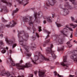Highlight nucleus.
<instances>
[{
    "label": "nucleus",
    "mask_w": 77,
    "mask_h": 77,
    "mask_svg": "<svg viewBox=\"0 0 77 77\" xmlns=\"http://www.w3.org/2000/svg\"><path fill=\"white\" fill-rule=\"evenodd\" d=\"M24 34V36H23L22 37L20 36L21 34ZM18 37L19 38V43L20 45H22L23 47L24 48L26 52V56L28 57H30L32 55V54L29 52V47L28 46L27 44L24 45L23 44V40L25 41H27V38L29 37V35L27 33H25L24 34V31H19L18 32Z\"/></svg>",
    "instance_id": "nucleus-1"
},
{
    "label": "nucleus",
    "mask_w": 77,
    "mask_h": 77,
    "mask_svg": "<svg viewBox=\"0 0 77 77\" xmlns=\"http://www.w3.org/2000/svg\"><path fill=\"white\" fill-rule=\"evenodd\" d=\"M10 63H11V65L13 66H16L17 68L18 69H24V68H28L29 67H31L32 66V65L30 63H27L25 64V65L21 66L20 63L15 64L14 61L12 60V59L11 58H10Z\"/></svg>",
    "instance_id": "nucleus-2"
},
{
    "label": "nucleus",
    "mask_w": 77,
    "mask_h": 77,
    "mask_svg": "<svg viewBox=\"0 0 77 77\" xmlns=\"http://www.w3.org/2000/svg\"><path fill=\"white\" fill-rule=\"evenodd\" d=\"M39 59L41 60V62H42V61L43 60H45L46 61L49 60V59L45 57L43 55L41 54V53L39 52L38 53V56H37V54H36V55H34L33 60H32L33 63L36 65V62Z\"/></svg>",
    "instance_id": "nucleus-3"
},
{
    "label": "nucleus",
    "mask_w": 77,
    "mask_h": 77,
    "mask_svg": "<svg viewBox=\"0 0 77 77\" xmlns=\"http://www.w3.org/2000/svg\"><path fill=\"white\" fill-rule=\"evenodd\" d=\"M53 48V45L51 44V48L47 47L46 50L47 53H51L53 59H55L56 58V56L54 54V51H52V48Z\"/></svg>",
    "instance_id": "nucleus-4"
},
{
    "label": "nucleus",
    "mask_w": 77,
    "mask_h": 77,
    "mask_svg": "<svg viewBox=\"0 0 77 77\" xmlns=\"http://www.w3.org/2000/svg\"><path fill=\"white\" fill-rule=\"evenodd\" d=\"M77 51H73L70 52V54H72L70 56V58L72 59H73L74 61H75V62H77V54H75Z\"/></svg>",
    "instance_id": "nucleus-5"
},
{
    "label": "nucleus",
    "mask_w": 77,
    "mask_h": 77,
    "mask_svg": "<svg viewBox=\"0 0 77 77\" xmlns=\"http://www.w3.org/2000/svg\"><path fill=\"white\" fill-rule=\"evenodd\" d=\"M57 2L56 0H51L49 1H48L46 2V4L47 6H50V5L53 6L57 4Z\"/></svg>",
    "instance_id": "nucleus-6"
},
{
    "label": "nucleus",
    "mask_w": 77,
    "mask_h": 77,
    "mask_svg": "<svg viewBox=\"0 0 77 77\" xmlns=\"http://www.w3.org/2000/svg\"><path fill=\"white\" fill-rule=\"evenodd\" d=\"M6 41L7 43L9 45H12L13 48H15V47L17 46V43L14 44V43H15V42L14 41L12 40H8V39L6 38Z\"/></svg>",
    "instance_id": "nucleus-7"
},
{
    "label": "nucleus",
    "mask_w": 77,
    "mask_h": 77,
    "mask_svg": "<svg viewBox=\"0 0 77 77\" xmlns=\"http://www.w3.org/2000/svg\"><path fill=\"white\" fill-rule=\"evenodd\" d=\"M29 0H22V2L20 1V0H17V1L20 4H24L23 5L24 6L27 5L29 3Z\"/></svg>",
    "instance_id": "nucleus-8"
},
{
    "label": "nucleus",
    "mask_w": 77,
    "mask_h": 77,
    "mask_svg": "<svg viewBox=\"0 0 77 77\" xmlns=\"http://www.w3.org/2000/svg\"><path fill=\"white\" fill-rule=\"evenodd\" d=\"M34 15L35 17V21H36V23H40V21L38 19V18H39V17L40 15V13H34Z\"/></svg>",
    "instance_id": "nucleus-9"
},
{
    "label": "nucleus",
    "mask_w": 77,
    "mask_h": 77,
    "mask_svg": "<svg viewBox=\"0 0 77 77\" xmlns=\"http://www.w3.org/2000/svg\"><path fill=\"white\" fill-rule=\"evenodd\" d=\"M63 62L60 63V65L63 66H66V62L67 56H63Z\"/></svg>",
    "instance_id": "nucleus-10"
},
{
    "label": "nucleus",
    "mask_w": 77,
    "mask_h": 77,
    "mask_svg": "<svg viewBox=\"0 0 77 77\" xmlns=\"http://www.w3.org/2000/svg\"><path fill=\"white\" fill-rule=\"evenodd\" d=\"M59 7L60 8H61L63 9V11H64V12H66V14L67 15V14H69V10H68V8H62V5H60Z\"/></svg>",
    "instance_id": "nucleus-11"
},
{
    "label": "nucleus",
    "mask_w": 77,
    "mask_h": 77,
    "mask_svg": "<svg viewBox=\"0 0 77 77\" xmlns=\"http://www.w3.org/2000/svg\"><path fill=\"white\" fill-rule=\"evenodd\" d=\"M64 6L65 7H67L69 9H73V8L71 7V6L69 5V3L68 2L65 3Z\"/></svg>",
    "instance_id": "nucleus-12"
},
{
    "label": "nucleus",
    "mask_w": 77,
    "mask_h": 77,
    "mask_svg": "<svg viewBox=\"0 0 77 77\" xmlns=\"http://www.w3.org/2000/svg\"><path fill=\"white\" fill-rule=\"evenodd\" d=\"M32 17H29V26H33V18Z\"/></svg>",
    "instance_id": "nucleus-13"
},
{
    "label": "nucleus",
    "mask_w": 77,
    "mask_h": 77,
    "mask_svg": "<svg viewBox=\"0 0 77 77\" xmlns=\"http://www.w3.org/2000/svg\"><path fill=\"white\" fill-rule=\"evenodd\" d=\"M0 8L1 10L0 11V12H2L3 10L5 11L6 10V6H2V5L0 4Z\"/></svg>",
    "instance_id": "nucleus-14"
},
{
    "label": "nucleus",
    "mask_w": 77,
    "mask_h": 77,
    "mask_svg": "<svg viewBox=\"0 0 77 77\" xmlns=\"http://www.w3.org/2000/svg\"><path fill=\"white\" fill-rule=\"evenodd\" d=\"M68 32V30L67 29L65 28H64L63 29V30H62L61 31V33H62L65 36H67L66 34H65V32Z\"/></svg>",
    "instance_id": "nucleus-15"
},
{
    "label": "nucleus",
    "mask_w": 77,
    "mask_h": 77,
    "mask_svg": "<svg viewBox=\"0 0 77 77\" xmlns=\"http://www.w3.org/2000/svg\"><path fill=\"white\" fill-rule=\"evenodd\" d=\"M2 2L3 3H6V5L8 6H11L12 5V3H11L10 2H6V0H1Z\"/></svg>",
    "instance_id": "nucleus-16"
},
{
    "label": "nucleus",
    "mask_w": 77,
    "mask_h": 77,
    "mask_svg": "<svg viewBox=\"0 0 77 77\" xmlns=\"http://www.w3.org/2000/svg\"><path fill=\"white\" fill-rule=\"evenodd\" d=\"M5 74L6 75V72H5V70H0V75L2 76Z\"/></svg>",
    "instance_id": "nucleus-17"
},
{
    "label": "nucleus",
    "mask_w": 77,
    "mask_h": 77,
    "mask_svg": "<svg viewBox=\"0 0 77 77\" xmlns=\"http://www.w3.org/2000/svg\"><path fill=\"white\" fill-rule=\"evenodd\" d=\"M10 24H12V25L10 26V27H14V26H15V25H16L17 23H16L13 20L12 21H11L10 22Z\"/></svg>",
    "instance_id": "nucleus-18"
},
{
    "label": "nucleus",
    "mask_w": 77,
    "mask_h": 77,
    "mask_svg": "<svg viewBox=\"0 0 77 77\" xmlns=\"http://www.w3.org/2000/svg\"><path fill=\"white\" fill-rule=\"evenodd\" d=\"M46 20L49 23H51L52 22V19L50 17H48L47 18Z\"/></svg>",
    "instance_id": "nucleus-19"
},
{
    "label": "nucleus",
    "mask_w": 77,
    "mask_h": 77,
    "mask_svg": "<svg viewBox=\"0 0 77 77\" xmlns=\"http://www.w3.org/2000/svg\"><path fill=\"white\" fill-rule=\"evenodd\" d=\"M69 1L72 2V3L74 5H76L77 2L75 0H69Z\"/></svg>",
    "instance_id": "nucleus-20"
},
{
    "label": "nucleus",
    "mask_w": 77,
    "mask_h": 77,
    "mask_svg": "<svg viewBox=\"0 0 77 77\" xmlns=\"http://www.w3.org/2000/svg\"><path fill=\"white\" fill-rule=\"evenodd\" d=\"M54 73H55L54 75L55 76L57 75V76L59 77H63V76L62 75H60L59 74H57V72L56 71H55L54 72Z\"/></svg>",
    "instance_id": "nucleus-21"
},
{
    "label": "nucleus",
    "mask_w": 77,
    "mask_h": 77,
    "mask_svg": "<svg viewBox=\"0 0 77 77\" xmlns=\"http://www.w3.org/2000/svg\"><path fill=\"white\" fill-rule=\"evenodd\" d=\"M18 11V8H16V10L13 11V13L12 14L13 16H14V14L17 13V12Z\"/></svg>",
    "instance_id": "nucleus-22"
},
{
    "label": "nucleus",
    "mask_w": 77,
    "mask_h": 77,
    "mask_svg": "<svg viewBox=\"0 0 77 77\" xmlns=\"http://www.w3.org/2000/svg\"><path fill=\"white\" fill-rule=\"evenodd\" d=\"M67 44L68 46V47H69V48H70L72 46V45H71V44H70V42H68L67 43Z\"/></svg>",
    "instance_id": "nucleus-23"
},
{
    "label": "nucleus",
    "mask_w": 77,
    "mask_h": 77,
    "mask_svg": "<svg viewBox=\"0 0 77 77\" xmlns=\"http://www.w3.org/2000/svg\"><path fill=\"white\" fill-rule=\"evenodd\" d=\"M58 41L60 44H63V40L62 39H58Z\"/></svg>",
    "instance_id": "nucleus-24"
},
{
    "label": "nucleus",
    "mask_w": 77,
    "mask_h": 77,
    "mask_svg": "<svg viewBox=\"0 0 77 77\" xmlns=\"http://www.w3.org/2000/svg\"><path fill=\"white\" fill-rule=\"evenodd\" d=\"M4 46V43H3V42L2 41H0V47H2V46Z\"/></svg>",
    "instance_id": "nucleus-25"
},
{
    "label": "nucleus",
    "mask_w": 77,
    "mask_h": 77,
    "mask_svg": "<svg viewBox=\"0 0 77 77\" xmlns=\"http://www.w3.org/2000/svg\"><path fill=\"white\" fill-rule=\"evenodd\" d=\"M70 25L71 26H72V27H73V29H75V28L76 27H77L76 24H75V25H74L73 24H70Z\"/></svg>",
    "instance_id": "nucleus-26"
},
{
    "label": "nucleus",
    "mask_w": 77,
    "mask_h": 77,
    "mask_svg": "<svg viewBox=\"0 0 77 77\" xmlns=\"http://www.w3.org/2000/svg\"><path fill=\"white\" fill-rule=\"evenodd\" d=\"M28 20V18H27L26 17H25L23 18V21H25V22H27Z\"/></svg>",
    "instance_id": "nucleus-27"
},
{
    "label": "nucleus",
    "mask_w": 77,
    "mask_h": 77,
    "mask_svg": "<svg viewBox=\"0 0 77 77\" xmlns=\"http://www.w3.org/2000/svg\"><path fill=\"white\" fill-rule=\"evenodd\" d=\"M57 26L58 27H61L62 25L59 23H57Z\"/></svg>",
    "instance_id": "nucleus-28"
},
{
    "label": "nucleus",
    "mask_w": 77,
    "mask_h": 77,
    "mask_svg": "<svg viewBox=\"0 0 77 77\" xmlns=\"http://www.w3.org/2000/svg\"><path fill=\"white\" fill-rule=\"evenodd\" d=\"M38 28L39 29L38 32H41L42 31V29H41V26H38Z\"/></svg>",
    "instance_id": "nucleus-29"
},
{
    "label": "nucleus",
    "mask_w": 77,
    "mask_h": 77,
    "mask_svg": "<svg viewBox=\"0 0 77 77\" xmlns=\"http://www.w3.org/2000/svg\"><path fill=\"white\" fill-rule=\"evenodd\" d=\"M6 51L5 50H3L1 51V52L3 54H4V53H6Z\"/></svg>",
    "instance_id": "nucleus-30"
},
{
    "label": "nucleus",
    "mask_w": 77,
    "mask_h": 77,
    "mask_svg": "<svg viewBox=\"0 0 77 77\" xmlns=\"http://www.w3.org/2000/svg\"><path fill=\"white\" fill-rule=\"evenodd\" d=\"M2 20L3 22H7V21L5 20V19H4V18H3V17L2 18Z\"/></svg>",
    "instance_id": "nucleus-31"
},
{
    "label": "nucleus",
    "mask_w": 77,
    "mask_h": 77,
    "mask_svg": "<svg viewBox=\"0 0 77 77\" xmlns=\"http://www.w3.org/2000/svg\"><path fill=\"white\" fill-rule=\"evenodd\" d=\"M32 29H33V33H34L35 31L36 30V29H35V27H34V26H32Z\"/></svg>",
    "instance_id": "nucleus-32"
},
{
    "label": "nucleus",
    "mask_w": 77,
    "mask_h": 77,
    "mask_svg": "<svg viewBox=\"0 0 77 77\" xmlns=\"http://www.w3.org/2000/svg\"><path fill=\"white\" fill-rule=\"evenodd\" d=\"M64 47L63 46L62 48H60V50H61V51H63V50Z\"/></svg>",
    "instance_id": "nucleus-33"
},
{
    "label": "nucleus",
    "mask_w": 77,
    "mask_h": 77,
    "mask_svg": "<svg viewBox=\"0 0 77 77\" xmlns=\"http://www.w3.org/2000/svg\"><path fill=\"white\" fill-rule=\"evenodd\" d=\"M52 18H53L54 17V15H55V14H54V13L52 12Z\"/></svg>",
    "instance_id": "nucleus-34"
},
{
    "label": "nucleus",
    "mask_w": 77,
    "mask_h": 77,
    "mask_svg": "<svg viewBox=\"0 0 77 77\" xmlns=\"http://www.w3.org/2000/svg\"><path fill=\"white\" fill-rule=\"evenodd\" d=\"M32 41H34V40H35V39H36V37H35L34 36H32Z\"/></svg>",
    "instance_id": "nucleus-35"
},
{
    "label": "nucleus",
    "mask_w": 77,
    "mask_h": 77,
    "mask_svg": "<svg viewBox=\"0 0 77 77\" xmlns=\"http://www.w3.org/2000/svg\"><path fill=\"white\" fill-rule=\"evenodd\" d=\"M50 41V39H48V40H47L46 42H45V44H47L48 42H49Z\"/></svg>",
    "instance_id": "nucleus-36"
},
{
    "label": "nucleus",
    "mask_w": 77,
    "mask_h": 77,
    "mask_svg": "<svg viewBox=\"0 0 77 77\" xmlns=\"http://www.w3.org/2000/svg\"><path fill=\"white\" fill-rule=\"evenodd\" d=\"M36 35L37 36V38H39V35L37 33H36Z\"/></svg>",
    "instance_id": "nucleus-37"
},
{
    "label": "nucleus",
    "mask_w": 77,
    "mask_h": 77,
    "mask_svg": "<svg viewBox=\"0 0 77 77\" xmlns=\"http://www.w3.org/2000/svg\"><path fill=\"white\" fill-rule=\"evenodd\" d=\"M68 29L69 30H70V31H73V30H72V29L71 28H70V27L68 28Z\"/></svg>",
    "instance_id": "nucleus-38"
},
{
    "label": "nucleus",
    "mask_w": 77,
    "mask_h": 77,
    "mask_svg": "<svg viewBox=\"0 0 77 77\" xmlns=\"http://www.w3.org/2000/svg\"><path fill=\"white\" fill-rule=\"evenodd\" d=\"M45 32H46L47 33H48V35H49L50 33V32H49V31H47V30H46Z\"/></svg>",
    "instance_id": "nucleus-39"
},
{
    "label": "nucleus",
    "mask_w": 77,
    "mask_h": 77,
    "mask_svg": "<svg viewBox=\"0 0 77 77\" xmlns=\"http://www.w3.org/2000/svg\"><path fill=\"white\" fill-rule=\"evenodd\" d=\"M2 29H1V28H0V33H1V32H2ZM2 36V37H3V35L2 34L1 35L0 34V36Z\"/></svg>",
    "instance_id": "nucleus-40"
},
{
    "label": "nucleus",
    "mask_w": 77,
    "mask_h": 77,
    "mask_svg": "<svg viewBox=\"0 0 77 77\" xmlns=\"http://www.w3.org/2000/svg\"><path fill=\"white\" fill-rule=\"evenodd\" d=\"M33 46L32 47V48H35L36 47V45L35 44H33Z\"/></svg>",
    "instance_id": "nucleus-41"
},
{
    "label": "nucleus",
    "mask_w": 77,
    "mask_h": 77,
    "mask_svg": "<svg viewBox=\"0 0 77 77\" xmlns=\"http://www.w3.org/2000/svg\"><path fill=\"white\" fill-rule=\"evenodd\" d=\"M33 74H30L29 75V77H33Z\"/></svg>",
    "instance_id": "nucleus-42"
},
{
    "label": "nucleus",
    "mask_w": 77,
    "mask_h": 77,
    "mask_svg": "<svg viewBox=\"0 0 77 77\" xmlns=\"http://www.w3.org/2000/svg\"><path fill=\"white\" fill-rule=\"evenodd\" d=\"M6 26L8 28H9V27H10V25H6Z\"/></svg>",
    "instance_id": "nucleus-43"
},
{
    "label": "nucleus",
    "mask_w": 77,
    "mask_h": 77,
    "mask_svg": "<svg viewBox=\"0 0 77 77\" xmlns=\"http://www.w3.org/2000/svg\"><path fill=\"white\" fill-rule=\"evenodd\" d=\"M74 76H75L74 75H69V76L68 77H74Z\"/></svg>",
    "instance_id": "nucleus-44"
},
{
    "label": "nucleus",
    "mask_w": 77,
    "mask_h": 77,
    "mask_svg": "<svg viewBox=\"0 0 77 77\" xmlns=\"http://www.w3.org/2000/svg\"><path fill=\"white\" fill-rule=\"evenodd\" d=\"M47 23V21L45 20H44L43 21V23L44 24H46V23Z\"/></svg>",
    "instance_id": "nucleus-45"
},
{
    "label": "nucleus",
    "mask_w": 77,
    "mask_h": 77,
    "mask_svg": "<svg viewBox=\"0 0 77 77\" xmlns=\"http://www.w3.org/2000/svg\"><path fill=\"white\" fill-rule=\"evenodd\" d=\"M49 36V35H48L46 36V37L45 38V39H47V38H48Z\"/></svg>",
    "instance_id": "nucleus-46"
},
{
    "label": "nucleus",
    "mask_w": 77,
    "mask_h": 77,
    "mask_svg": "<svg viewBox=\"0 0 77 77\" xmlns=\"http://www.w3.org/2000/svg\"><path fill=\"white\" fill-rule=\"evenodd\" d=\"M38 73V71H35L34 72V74H35V75H36V74H37V73Z\"/></svg>",
    "instance_id": "nucleus-47"
},
{
    "label": "nucleus",
    "mask_w": 77,
    "mask_h": 77,
    "mask_svg": "<svg viewBox=\"0 0 77 77\" xmlns=\"http://www.w3.org/2000/svg\"><path fill=\"white\" fill-rule=\"evenodd\" d=\"M70 38H72V32L71 33V34L70 36Z\"/></svg>",
    "instance_id": "nucleus-48"
},
{
    "label": "nucleus",
    "mask_w": 77,
    "mask_h": 77,
    "mask_svg": "<svg viewBox=\"0 0 77 77\" xmlns=\"http://www.w3.org/2000/svg\"><path fill=\"white\" fill-rule=\"evenodd\" d=\"M20 63H23V60H21L20 61Z\"/></svg>",
    "instance_id": "nucleus-49"
},
{
    "label": "nucleus",
    "mask_w": 77,
    "mask_h": 77,
    "mask_svg": "<svg viewBox=\"0 0 77 77\" xmlns=\"http://www.w3.org/2000/svg\"><path fill=\"white\" fill-rule=\"evenodd\" d=\"M65 27H66V28H68V29L69 28L68 27V25H66Z\"/></svg>",
    "instance_id": "nucleus-50"
},
{
    "label": "nucleus",
    "mask_w": 77,
    "mask_h": 77,
    "mask_svg": "<svg viewBox=\"0 0 77 77\" xmlns=\"http://www.w3.org/2000/svg\"><path fill=\"white\" fill-rule=\"evenodd\" d=\"M12 50H10V54H11V53H12Z\"/></svg>",
    "instance_id": "nucleus-51"
},
{
    "label": "nucleus",
    "mask_w": 77,
    "mask_h": 77,
    "mask_svg": "<svg viewBox=\"0 0 77 77\" xmlns=\"http://www.w3.org/2000/svg\"><path fill=\"white\" fill-rule=\"evenodd\" d=\"M27 29H29V30H30L31 28L30 27H28L27 28Z\"/></svg>",
    "instance_id": "nucleus-52"
},
{
    "label": "nucleus",
    "mask_w": 77,
    "mask_h": 77,
    "mask_svg": "<svg viewBox=\"0 0 77 77\" xmlns=\"http://www.w3.org/2000/svg\"><path fill=\"white\" fill-rule=\"evenodd\" d=\"M2 60L0 59V63H2Z\"/></svg>",
    "instance_id": "nucleus-53"
},
{
    "label": "nucleus",
    "mask_w": 77,
    "mask_h": 77,
    "mask_svg": "<svg viewBox=\"0 0 77 77\" xmlns=\"http://www.w3.org/2000/svg\"><path fill=\"white\" fill-rule=\"evenodd\" d=\"M45 46H46V45H45V44H44L43 47H45Z\"/></svg>",
    "instance_id": "nucleus-54"
},
{
    "label": "nucleus",
    "mask_w": 77,
    "mask_h": 77,
    "mask_svg": "<svg viewBox=\"0 0 77 77\" xmlns=\"http://www.w3.org/2000/svg\"><path fill=\"white\" fill-rule=\"evenodd\" d=\"M6 50H8V47H6Z\"/></svg>",
    "instance_id": "nucleus-55"
},
{
    "label": "nucleus",
    "mask_w": 77,
    "mask_h": 77,
    "mask_svg": "<svg viewBox=\"0 0 77 77\" xmlns=\"http://www.w3.org/2000/svg\"><path fill=\"white\" fill-rule=\"evenodd\" d=\"M58 36L57 35V36L56 37V39H57V38H58V37H57Z\"/></svg>",
    "instance_id": "nucleus-56"
},
{
    "label": "nucleus",
    "mask_w": 77,
    "mask_h": 77,
    "mask_svg": "<svg viewBox=\"0 0 77 77\" xmlns=\"http://www.w3.org/2000/svg\"><path fill=\"white\" fill-rule=\"evenodd\" d=\"M73 42H75V40H74V41H73Z\"/></svg>",
    "instance_id": "nucleus-57"
},
{
    "label": "nucleus",
    "mask_w": 77,
    "mask_h": 77,
    "mask_svg": "<svg viewBox=\"0 0 77 77\" xmlns=\"http://www.w3.org/2000/svg\"><path fill=\"white\" fill-rule=\"evenodd\" d=\"M2 33H3V31H2Z\"/></svg>",
    "instance_id": "nucleus-58"
},
{
    "label": "nucleus",
    "mask_w": 77,
    "mask_h": 77,
    "mask_svg": "<svg viewBox=\"0 0 77 77\" xmlns=\"http://www.w3.org/2000/svg\"><path fill=\"white\" fill-rule=\"evenodd\" d=\"M65 1H67V0H65Z\"/></svg>",
    "instance_id": "nucleus-59"
},
{
    "label": "nucleus",
    "mask_w": 77,
    "mask_h": 77,
    "mask_svg": "<svg viewBox=\"0 0 77 77\" xmlns=\"http://www.w3.org/2000/svg\"><path fill=\"white\" fill-rule=\"evenodd\" d=\"M14 32H15V30H14Z\"/></svg>",
    "instance_id": "nucleus-60"
},
{
    "label": "nucleus",
    "mask_w": 77,
    "mask_h": 77,
    "mask_svg": "<svg viewBox=\"0 0 77 77\" xmlns=\"http://www.w3.org/2000/svg\"><path fill=\"white\" fill-rule=\"evenodd\" d=\"M15 7H16V5H15Z\"/></svg>",
    "instance_id": "nucleus-61"
},
{
    "label": "nucleus",
    "mask_w": 77,
    "mask_h": 77,
    "mask_svg": "<svg viewBox=\"0 0 77 77\" xmlns=\"http://www.w3.org/2000/svg\"><path fill=\"white\" fill-rule=\"evenodd\" d=\"M76 44H77V42H76Z\"/></svg>",
    "instance_id": "nucleus-62"
}]
</instances>
